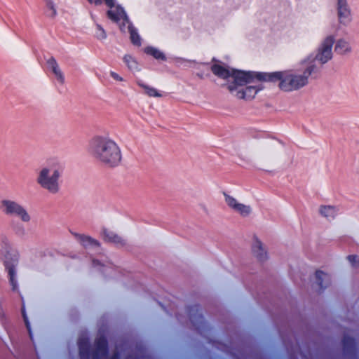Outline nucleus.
<instances>
[{"mask_svg":"<svg viewBox=\"0 0 359 359\" xmlns=\"http://www.w3.org/2000/svg\"><path fill=\"white\" fill-rule=\"evenodd\" d=\"M233 82L228 83L230 93L238 99L250 100L263 88L262 81H269L267 74L238 72L233 76Z\"/></svg>","mask_w":359,"mask_h":359,"instance_id":"obj_1","label":"nucleus"},{"mask_svg":"<svg viewBox=\"0 0 359 359\" xmlns=\"http://www.w3.org/2000/svg\"><path fill=\"white\" fill-rule=\"evenodd\" d=\"M89 151L97 161L107 167H116L121 163V148L114 140L108 137H93L89 143Z\"/></svg>","mask_w":359,"mask_h":359,"instance_id":"obj_2","label":"nucleus"},{"mask_svg":"<svg viewBox=\"0 0 359 359\" xmlns=\"http://www.w3.org/2000/svg\"><path fill=\"white\" fill-rule=\"evenodd\" d=\"M301 65L304 69L302 73L293 71L278 72L273 74H267L270 76V80L278 81V87L285 92L297 90L309 83V78L313 73L315 65L313 60L306 58L302 61Z\"/></svg>","mask_w":359,"mask_h":359,"instance_id":"obj_3","label":"nucleus"},{"mask_svg":"<svg viewBox=\"0 0 359 359\" xmlns=\"http://www.w3.org/2000/svg\"><path fill=\"white\" fill-rule=\"evenodd\" d=\"M62 169L58 162L50 161L37 172L36 182L43 189L55 194L60 191Z\"/></svg>","mask_w":359,"mask_h":359,"instance_id":"obj_4","label":"nucleus"},{"mask_svg":"<svg viewBox=\"0 0 359 359\" xmlns=\"http://www.w3.org/2000/svg\"><path fill=\"white\" fill-rule=\"evenodd\" d=\"M0 210L7 215H14L19 217L24 222H29L31 217L27 210L18 202L3 199L0 202Z\"/></svg>","mask_w":359,"mask_h":359,"instance_id":"obj_5","label":"nucleus"},{"mask_svg":"<svg viewBox=\"0 0 359 359\" xmlns=\"http://www.w3.org/2000/svg\"><path fill=\"white\" fill-rule=\"evenodd\" d=\"M281 149L280 144L276 140H269L264 142L259 153L260 160L268 164L276 162Z\"/></svg>","mask_w":359,"mask_h":359,"instance_id":"obj_6","label":"nucleus"},{"mask_svg":"<svg viewBox=\"0 0 359 359\" xmlns=\"http://www.w3.org/2000/svg\"><path fill=\"white\" fill-rule=\"evenodd\" d=\"M334 43V36L333 35H328L325 37L318 49L316 57H309L308 58L313 59V61L317 60L321 64H325L332 57V46Z\"/></svg>","mask_w":359,"mask_h":359,"instance_id":"obj_7","label":"nucleus"},{"mask_svg":"<svg viewBox=\"0 0 359 359\" xmlns=\"http://www.w3.org/2000/svg\"><path fill=\"white\" fill-rule=\"evenodd\" d=\"M224 201L226 205L235 213L242 217H248L252 213V208L250 205L241 203L235 197L224 194Z\"/></svg>","mask_w":359,"mask_h":359,"instance_id":"obj_8","label":"nucleus"},{"mask_svg":"<svg viewBox=\"0 0 359 359\" xmlns=\"http://www.w3.org/2000/svg\"><path fill=\"white\" fill-rule=\"evenodd\" d=\"M336 8L339 23L348 25L352 20V13L347 0H337Z\"/></svg>","mask_w":359,"mask_h":359,"instance_id":"obj_9","label":"nucleus"},{"mask_svg":"<svg viewBox=\"0 0 359 359\" xmlns=\"http://www.w3.org/2000/svg\"><path fill=\"white\" fill-rule=\"evenodd\" d=\"M251 252L259 262H263L268 259V252L263 243L254 237L251 243Z\"/></svg>","mask_w":359,"mask_h":359,"instance_id":"obj_10","label":"nucleus"},{"mask_svg":"<svg viewBox=\"0 0 359 359\" xmlns=\"http://www.w3.org/2000/svg\"><path fill=\"white\" fill-rule=\"evenodd\" d=\"M212 73L218 77L223 79H229V83L233 82V76L238 72L230 70L226 67L221 64H215L211 67Z\"/></svg>","mask_w":359,"mask_h":359,"instance_id":"obj_11","label":"nucleus"},{"mask_svg":"<svg viewBox=\"0 0 359 359\" xmlns=\"http://www.w3.org/2000/svg\"><path fill=\"white\" fill-rule=\"evenodd\" d=\"M109 7V10L107 12L108 18L115 22H118L121 19L126 20V13L123 9L118 6H114V1L111 6H108Z\"/></svg>","mask_w":359,"mask_h":359,"instance_id":"obj_12","label":"nucleus"},{"mask_svg":"<svg viewBox=\"0 0 359 359\" xmlns=\"http://www.w3.org/2000/svg\"><path fill=\"white\" fill-rule=\"evenodd\" d=\"M48 67L54 74L57 82L63 84L65 83V75L56 60L53 58L49 59L48 60Z\"/></svg>","mask_w":359,"mask_h":359,"instance_id":"obj_13","label":"nucleus"},{"mask_svg":"<svg viewBox=\"0 0 359 359\" xmlns=\"http://www.w3.org/2000/svg\"><path fill=\"white\" fill-rule=\"evenodd\" d=\"M319 214L327 219H334L338 214L339 208L335 205H322L318 209Z\"/></svg>","mask_w":359,"mask_h":359,"instance_id":"obj_14","label":"nucleus"},{"mask_svg":"<svg viewBox=\"0 0 359 359\" xmlns=\"http://www.w3.org/2000/svg\"><path fill=\"white\" fill-rule=\"evenodd\" d=\"M350 42L345 39H339L336 41L334 51L339 55H346L351 52Z\"/></svg>","mask_w":359,"mask_h":359,"instance_id":"obj_15","label":"nucleus"},{"mask_svg":"<svg viewBox=\"0 0 359 359\" xmlns=\"http://www.w3.org/2000/svg\"><path fill=\"white\" fill-rule=\"evenodd\" d=\"M103 236L106 241L117 245H123L125 243L124 239L121 236L109 229L104 230Z\"/></svg>","mask_w":359,"mask_h":359,"instance_id":"obj_16","label":"nucleus"},{"mask_svg":"<svg viewBox=\"0 0 359 359\" xmlns=\"http://www.w3.org/2000/svg\"><path fill=\"white\" fill-rule=\"evenodd\" d=\"M137 84L143 89L144 93L149 97H160L162 96L157 89L151 86L146 85L142 82H138Z\"/></svg>","mask_w":359,"mask_h":359,"instance_id":"obj_17","label":"nucleus"},{"mask_svg":"<svg viewBox=\"0 0 359 359\" xmlns=\"http://www.w3.org/2000/svg\"><path fill=\"white\" fill-rule=\"evenodd\" d=\"M46 4V15L53 18L57 15L56 5L53 0H45Z\"/></svg>","mask_w":359,"mask_h":359,"instance_id":"obj_18","label":"nucleus"},{"mask_svg":"<svg viewBox=\"0 0 359 359\" xmlns=\"http://www.w3.org/2000/svg\"><path fill=\"white\" fill-rule=\"evenodd\" d=\"M316 278L317 283L321 287H325L330 283L329 276L323 271H317L316 273Z\"/></svg>","mask_w":359,"mask_h":359,"instance_id":"obj_19","label":"nucleus"},{"mask_svg":"<svg viewBox=\"0 0 359 359\" xmlns=\"http://www.w3.org/2000/svg\"><path fill=\"white\" fill-rule=\"evenodd\" d=\"M123 61L128 67L132 71H139V66L135 59L130 55H126Z\"/></svg>","mask_w":359,"mask_h":359,"instance_id":"obj_20","label":"nucleus"},{"mask_svg":"<svg viewBox=\"0 0 359 359\" xmlns=\"http://www.w3.org/2000/svg\"><path fill=\"white\" fill-rule=\"evenodd\" d=\"M117 23L119 25L121 31L123 32H128L130 29L133 27L130 22L129 21L127 15H126V20L121 19V21Z\"/></svg>","mask_w":359,"mask_h":359,"instance_id":"obj_21","label":"nucleus"},{"mask_svg":"<svg viewBox=\"0 0 359 359\" xmlns=\"http://www.w3.org/2000/svg\"><path fill=\"white\" fill-rule=\"evenodd\" d=\"M145 53L152 55L156 59H164L163 54L158 49L154 47H147L145 48Z\"/></svg>","mask_w":359,"mask_h":359,"instance_id":"obj_22","label":"nucleus"},{"mask_svg":"<svg viewBox=\"0 0 359 359\" xmlns=\"http://www.w3.org/2000/svg\"><path fill=\"white\" fill-rule=\"evenodd\" d=\"M128 32L130 34V40H131L132 43L134 45H136V46H140V44H141V39H140V37L139 34H137V32L135 29V28L133 27L132 29H130L128 31Z\"/></svg>","mask_w":359,"mask_h":359,"instance_id":"obj_23","label":"nucleus"},{"mask_svg":"<svg viewBox=\"0 0 359 359\" xmlns=\"http://www.w3.org/2000/svg\"><path fill=\"white\" fill-rule=\"evenodd\" d=\"M81 243L85 247L97 245V242L96 241L86 236H81Z\"/></svg>","mask_w":359,"mask_h":359,"instance_id":"obj_24","label":"nucleus"},{"mask_svg":"<svg viewBox=\"0 0 359 359\" xmlns=\"http://www.w3.org/2000/svg\"><path fill=\"white\" fill-rule=\"evenodd\" d=\"M95 37L100 41L104 40L107 37L105 31L100 25H97L96 27Z\"/></svg>","mask_w":359,"mask_h":359,"instance_id":"obj_25","label":"nucleus"},{"mask_svg":"<svg viewBox=\"0 0 359 359\" xmlns=\"http://www.w3.org/2000/svg\"><path fill=\"white\" fill-rule=\"evenodd\" d=\"M106 341L104 339H100L97 341V348L100 352L103 354L106 353Z\"/></svg>","mask_w":359,"mask_h":359,"instance_id":"obj_26","label":"nucleus"},{"mask_svg":"<svg viewBox=\"0 0 359 359\" xmlns=\"http://www.w3.org/2000/svg\"><path fill=\"white\" fill-rule=\"evenodd\" d=\"M88 1L90 4H93L95 5L101 4L104 1L107 6H111L113 2V0H88Z\"/></svg>","mask_w":359,"mask_h":359,"instance_id":"obj_27","label":"nucleus"},{"mask_svg":"<svg viewBox=\"0 0 359 359\" xmlns=\"http://www.w3.org/2000/svg\"><path fill=\"white\" fill-rule=\"evenodd\" d=\"M10 283L13 287V290H15L17 288L16 280H15L14 275L11 271H10Z\"/></svg>","mask_w":359,"mask_h":359,"instance_id":"obj_28","label":"nucleus"},{"mask_svg":"<svg viewBox=\"0 0 359 359\" xmlns=\"http://www.w3.org/2000/svg\"><path fill=\"white\" fill-rule=\"evenodd\" d=\"M109 75L115 81H123V79L120 75H118L117 73H116L114 72H110Z\"/></svg>","mask_w":359,"mask_h":359,"instance_id":"obj_29","label":"nucleus"},{"mask_svg":"<svg viewBox=\"0 0 359 359\" xmlns=\"http://www.w3.org/2000/svg\"><path fill=\"white\" fill-rule=\"evenodd\" d=\"M347 259L353 266H356L355 264L358 262V257L354 255L348 256Z\"/></svg>","mask_w":359,"mask_h":359,"instance_id":"obj_30","label":"nucleus"},{"mask_svg":"<svg viewBox=\"0 0 359 359\" xmlns=\"http://www.w3.org/2000/svg\"><path fill=\"white\" fill-rule=\"evenodd\" d=\"M79 349L81 358H83L85 357V354L86 352L84 344L81 341L79 344Z\"/></svg>","mask_w":359,"mask_h":359,"instance_id":"obj_31","label":"nucleus"},{"mask_svg":"<svg viewBox=\"0 0 359 359\" xmlns=\"http://www.w3.org/2000/svg\"><path fill=\"white\" fill-rule=\"evenodd\" d=\"M22 316H23V318H24L26 327H27V330L29 331V323L27 322V317L25 316L24 309H22Z\"/></svg>","mask_w":359,"mask_h":359,"instance_id":"obj_32","label":"nucleus"}]
</instances>
